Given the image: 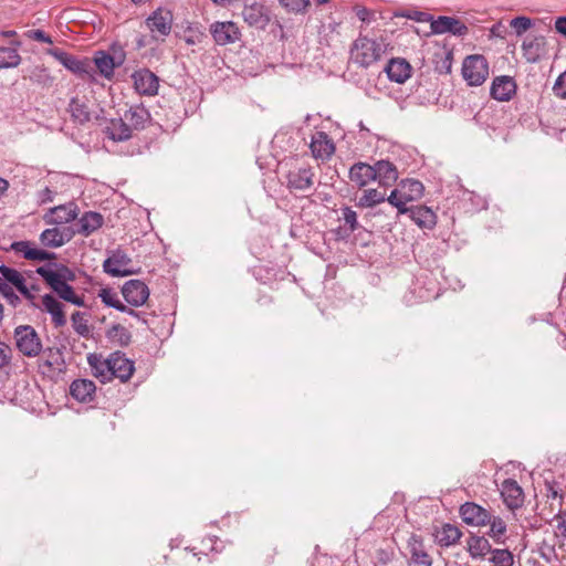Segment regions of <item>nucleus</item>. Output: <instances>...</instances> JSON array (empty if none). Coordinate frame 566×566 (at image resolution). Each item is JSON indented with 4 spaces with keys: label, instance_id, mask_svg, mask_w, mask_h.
I'll list each match as a JSON object with an SVG mask.
<instances>
[{
    "label": "nucleus",
    "instance_id": "nucleus-1",
    "mask_svg": "<svg viewBox=\"0 0 566 566\" xmlns=\"http://www.w3.org/2000/svg\"><path fill=\"white\" fill-rule=\"evenodd\" d=\"M388 46L389 43L382 36L369 38L359 33L350 44L349 59L355 65L368 69L382 59Z\"/></svg>",
    "mask_w": 566,
    "mask_h": 566
},
{
    "label": "nucleus",
    "instance_id": "nucleus-2",
    "mask_svg": "<svg viewBox=\"0 0 566 566\" xmlns=\"http://www.w3.org/2000/svg\"><path fill=\"white\" fill-rule=\"evenodd\" d=\"M36 272L43 277L48 285L57 294V296L71 304L76 306L84 305L83 296L77 295L74 289L69 284L73 281L75 275L66 266L59 269H51L48 266H41Z\"/></svg>",
    "mask_w": 566,
    "mask_h": 566
},
{
    "label": "nucleus",
    "instance_id": "nucleus-3",
    "mask_svg": "<svg viewBox=\"0 0 566 566\" xmlns=\"http://www.w3.org/2000/svg\"><path fill=\"white\" fill-rule=\"evenodd\" d=\"M424 187L421 181L417 179L401 180L397 188H395L387 197L388 203L397 208L399 214H406L409 211L407 205L422 198Z\"/></svg>",
    "mask_w": 566,
    "mask_h": 566
},
{
    "label": "nucleus",
    "instance_id": "nucleus-4",
    "mask_svg": "<svg viewBox=\"0 0 566 566\" xmlns=\"http://www.w3.org/2000/svg\"><path fill=\"white\" fill-rule=\"evenodd\" d=\"M462 76L470 86L482 85L489 76V63L483 55H469L462 63Z\"/></svg>",
    "mask_w": 566,
    "mask_h": 566
},
{
    "label": "nucleus",
    "instance_id": "nucleus-5",
    "mask_svg": "<svg viewBox=\"0 0 566 566\" xmlns=\"http://www.w3.org/2000/svg\"><path fill=\"white\" fill-rule=\"evenodd\" d=\"M15 346L27 357H35L42 352V343L36 331L30 325H20L14 329Z\"/></svg>",
    "mask_w": 566,
    "mask_h": 566
},
{
    "label": "nucleus",
    "instance_id": "nucleus-6",
    "mask_svg": "<svg viewBox=\"0 0 566 566\" xmlns=\"http://www.w3.org/2000/svg\"><path fill=\"white\" fill-rule=\"evenodd\" d=\"M46 53L59 61L70 72L83 78H93V69L88 59H78L60 49H49Z\"/></svg>",
    "mask_w": 566,
    "mask_h": 566
},
{
    "label": "nucleus",
    "instance_id": "nucleus-7",
    "mask_svg": "<svg viewBox=\"0 0 566 566\" xmlns=\"http://www.w3.org/2000/svg\"><path fill=\"white\" fill-rule=\"evenodd\" d=\"M242 18L248 25L264 30L271 21V11L263 2L245 0Z\"/></svg>",
    "mask_w": 566,
    "mask_h": 566
},
{
    "label": "nucleus",
    "instance_id": "nucleus-8",
    "mask_svg": "<svg viewBox=\"0 0 566 566\" xmlns=\"http://www.w3.org/2000/svg\"><path fill=\"white\" fill-rule=\"evenodd\" d=\"M39 370L42 375L53 378L65 370V360L61 349L48 347L42 352L39 360Z\"/></svg>",
    "mask_w": 566,
    "mask_h": 566
},
{
    "label": "nucleus",
    "instance_id": "nucleus-9",
    "mask_svg": "<svg viewBox=\"0 0 566 566\" xmlns=\"http://www.w3.org/2000/svg\"><path fill=\"white\" fill-rule=\"evenodd\" d=\"M146 25L155 40H164L171 31L172 14L159 8L146 19Z\"/></svg>",
    "mask_w": 566,
    "mask_h": 566
},
{
    "label": "nucleus",
    "instance_id": "nucleus-10",
    "mask_svg": "<svg viewBox=\"0 0 566 566\" xmlns=\"http://www.w3.org/2000/svg\"><path fill=\"white\" fill-rule=\"evenodd\" d=\"M132 266V259L120 249L112 252V254L104 261V271L114 277L128 276L134 273Z\"/></svg>",
    "mask_w": 566,
    "mask_h": 566
},
{
    "label": "nucleus",
    "instance_id": "nucleus-11",
    "mask_svg": "<svg viewBox=\"0 0 566 566\" xmlns=\"http://www.w3.org/2000/svg\"><path fill=\"white\" fill-rule=\"evenodd\" d=\"M134 88L140 95L154 96L158 93L159 78L148 69H140L132 74Z\"/></svg>",
    "mask_w": 566,
    "mask_h": 566
},
{
    "label": "nucleus",
    "instance_id": "nucleus-12",
    "mask_svg": "<svg viewBox=\"0 0 566 566\" xmlns=\"http://www.w3.org/2000/svg\"><path fill=\"white\" fill-rule=\"evenodd\" d=\"M122 294L129 305L138 307L147 302L149 289L140 280H129L123 285Z\"/></svg>",
    "mask_w": 566,
    "mask_h": 566
},
{
    "label": "nucleus",
    "instance_id": "nucleus-13",
    "mask_svg": "<svg viewBox=\"0 0 566 566\" xmlns=\"http://www.w3.org/2000/svg\"><path fill=\"white\" fill-rule=\"evenodd\" d=\"M210 32L212 34L213 40L219 45L234 43L241 36V32L238 25L232 21H217L210 25Z\"/></svg>",
    "mask_w": 566,
    "mask_h": 566
},
{
    "label": "nucleus",
    "instance_id": "nucleus-14",
    "mask_svg": "<svg viewBox=\"0 0 566 566\" xmlns=\"http://www.w3.org/2000/svg\"><path fill=\"white\" fill-rule=\"evenodd\" d=\"M490 512L481 505L467 502L460 506V516L462 521L471 526H484L490 522Z\"/></svg>",
    "mask_w": 566,
    "mask_h": 566
},
{
    "label": "nucleus",
    "instance_id": "nucleus-15",
    "mask_svg": "<svg viewBox=\"0 0 566 566\" xmlns=\"http://www.w3.org/2000/svg\"><path fill=\"white\" fill-rule=\"evenodd\" d=\"M516 82L512 76H496L491 85V96L499 102H509L516 93Z\"/></svg>",
    "mask_w": 566,
    "mask_h": 566
},
{
    "label": "nucleus",
    "instance_id": "nucleus-16",
    "mask_svg": "<svg viewBox=\"0 0 566 566\" xmlns=\"http://www.w3.org/2000/svg\"><path fill=\"white\" fill-rule=\"evenodd\" d=\"M310 148L316 159L327 160L335 153V145L325 132H316L312 135Z\"/></svg>",
    "mask_w": 566,
    "mask_h": 566
},
{
    "label": "nucleus",
    "instance_id": "nucleus-17",
    "mask_svg": "<svg viewBox=\"0 0 566 566\" xmlns=\"http://www.w3.org/2000/svg\"><path fill=\"white\" fill-rule=\"evenodd\" d=\"M431 32L433 34L452 33L454 35H463L468 32L467 25L459 19L441 15L431 20Z\"/></svg>",
    "mask_w": 566,
    "mask_h": 566
},
{
    "label": "nucleus",
    "instance_id": "nucleus-18",
    "mask_svg": "<svg viewBox=\"0 0 566 566\" xmlns=\"http://www.w3.org/2000/svg\"><path fill=\"white\" fill-rule=\"evenodd\" d=\"M287 188L292 191H306L312 188L314 171L311 167H301L291 170L287 176Z\"/></svg>",
    "mask_w": 566,
    "mask_h": 566
},
{
    "label": "nucleus",
    "instance_id": "nucleus-19",
    "mask_svg": "<svg viewBox=\"0 0 566 566\" xmlns=\"http://www.w3.org/2000/svg\"><path fill=\"white\" fill-rule=\"evenodd\" d=\"M385 72L391 82L403 84L412 74V66L402 57H392L385 66Z\"/></svg>",
    "mask_w": 566,
    "mask_h": 566
},
{
    "label": "nucleus",
    "instance_id": "nucleus-20",
    "mask_svg": "<svg viewBox=\"0 0 566 566\" xmlns=\"http://www.w3.org/2000/svg\"><path fill=\"white\" fill-rule=\"evenodd\" d=\"M500 491L503 502L510 510H515L523 505L524 492L515 480H504L501 484Z\"/></svg>",
    "mask_w": 566,
    "mask_h": 566
},
{
    "label": "nucleus",
    "instance_id": "nucleus-21",
    "mask_svg": "<svg viewBox=\"0 0 566 566\" xmlns=\"http://www.w3.org/2000/svg\"><path fill=\"white\" fill-rule=\"evenodd\" d=\"M521 49L525 60L530 63H535L545 54L546 40L543 35L526 36Z\"/></svg>",
    "mask_w": 566,
    "mask_h": 566
},
{
    "label": "nucleus",
    "instance_id": "nucleus-22",
    "mask_svg": "<svg viewBox=\"0 0 566 566\" xmlns=\"http://www.w3.org/2000/svg\"><path fill=\"white\" fill-rule=\"evenodd\" d=\"M111 369L113 378H118L120 381H127L135 370L134 361L128 359L120 352L111 354Z\"/></svg>",
    "mask_w": 566,
    "mask_h": 566
},
{
    "label": "nucleus",
    "instance_id": "nucleus-23",
    "mask_svg": "<svg viewBox=\"0 0 566 566\" xmlns=\"http://www.w3.org/2000/svg\"><path fill=\"white\" fill-rule=\"evenodd\" d=\"M124 117L133 132L145 129L151 120L149 111L142 104L130 106Z\"/></svg>",
    "mask_w": 566,
    "mask_h": 566
},
{
    "label": "nucleus",
    "instance_id": "nucleus-24",
    "mask_svg": "<svg viewBox=\"0 0 566 566\" xmlns=\"http://www.w3.org/2000/svg\"><path fill=\"white\" fill-rule=\"evenodd\" d=\"M104 133L113 142H125L133 137L134 132L123 116L109 119L105 125Z\"/></svg>",
    "mask_w": 566,
    "mask_h": 566
},
{
    "label": "nucleus",
    "instance_id": "nucleus-25",
    "mask_svg": "<svg viewBox=\"0 0 566 566\" xmlns=\"http://www.w3.org/2000/svg\"><path fill=\"white\" fill-rule=\"evenodd\" d=\"M408 547L410 552L409 566H432V558L419 536L412 535L409 538Z\"/></svg>",
    "mask_w": 566,
    "mask_h": 566
},
{
    "label": "nucleus",
    "instance_id": "nucleus-26",
    "mask_svg": "<svg viewBox=\"0 0 566 566\" xmlns=\"http://www.w3.org/2000/svg\"><path fill=\"white\" fill-rule=\"evenodd\" d=\"M375 180L380 186L389 187L392 186L398 179L397 167L389 160H378L374 165Z\"/></svg>",
    "mask_w": 566,
    "mask_h": 566
},
{
    "label": "nucleus",
    "instance_id": "nucleus-27",
    "mask_svg": "<svg viewBox=\"0 0 566 566\" xmlns=\"http://www.w3.org/2000/svg\"><path fill=\"white\" fill-rule=\"evenodd\" d=\"M87 361L92 369L93 376L98 378L102 382H106L113 379L111 369V355L107 358H103L102 355L90 354Z\"/></svg>",
    "mask_w": 566,
    "mask_h": 566
},
{
    "label": "nucleus",
    "instance_id": "nucleus-28",
    "mask_svg": "<svg viewBox=\"0 0 566 566\" xmlns=\"http://www.w3.org/2000/svg\"><path fill=\"white\" fill-rule=\"evenodd\" d=\"M41 308L51 315L52 323L55 327H62L66 324L62 304L51 294L42 296Z\"/></svg>",
    "mask_w": 566,
    "mask_h": 566
},
{
    "label": "nucleus",
    "instance_id": "nucleus-29",
    "mask_svg": "<svg viewBox=\"0 0 566 566\" xmlns=\"http://www.w3.org/2000/svg\"><path fill=\"white\" fill-rule=\"evenodd\" d=\"M374 166L366 163H356L349 169V179L357 187L363 188L375 180Z\"/></svg>",
    "mask_w": 566,
    "mask_h": 566
},
{
    "label": "nucleus",
    "instance_id": "nucleus-30",
    "mask_svg": "<svg viewBox=\"0 0 566 566\" xmlns=\"http://www.w3.org/2000/svg\"><path fill=\"white\" fill-rule=\"evenodd\" d=\"M96 391L95 384L90 379H76L70 386L71 396L80 402L93 400Z\"/></svg>",
    "mask_w": 566,
    "mask_h": 566
},
{
    "label": "nucleus",
    "instance_id": "nucleus-31",
    "mask_svg": "<svg viewBox=\"0 0 566 566\" xmlns=\"http://www.w3.org/2000/svg\"><path fill=\"white\" fill-rule=\"evenodd\" d=\"M104 222V218L101 213L94 211H87L77 221L76 232L81 235L88 237L96 230H98Z\"/></svg>",
    "mask_w": 566,
    "mask_h": 566
},
{
    "label": "nucleus",
    "instance_id": "nucleus-32",
    "mask_svg": "<svg viewBox=\"0 0 566 566\" xmlns=\"http://www.w3.org/2000/svg\"><path fill=\"white\" fill-rule=\"evenodd\" d=\"M412 221L422 229H432L437 224V214L426 206L409 208Z\"/></svg>",
    "mask_w": 566,
    "mask_h": 566
},
{
    "label": "nucleus",
    "instance_id": "nucleus-33",
    "mask_svg": "<svg viewBox=\"0 0 566 566\" xmlns=\"http://www.w3.org/2000/svg\"><path fill=\"white\" fill-rule=\"evenodd\" d=\"M467 549L472 559H484L492 553L490 542L483 536L472 535L467 541Z\"/></svg>",
    "mask_w": 566,
    "mask_h": 566
},
{
    "label": "nucleus",
    "instance_id": "nucleus-34",
    "mask_svg": "<svg viewBox=\"0 0 566 566\" xmlns=\"http://www.w3.org/2000/svg\"><path fill=\"white\" fill-rule=\"evenodd\" d=\"M98 297L108 307L115 308L122 313H126L135 317L138 316V313L135 310L126 306L119 301L117 293L111 287L102 289L98 292Z\"/></svg>",
    "mask_w": 566,
    "mask_h": 566
},
{
    "label": "nucleus",
    "instance_id": "nucleus-35",
    "mask_svg": "<svg viewBox=\"0 0 566 566\" xmlns=\"http://www.w3.org/2000/svg\"><path fill=\"white\" fill-rule=\"evenodd\" d=\"M78 208L74 202L57 206L51 209L52 222L63 224L74 221L77 218Z\"/></svg>",
    "mask_w": 566,
    "mask_h": 566
},
{
    "label": "nucleus",
    "instance_id": "nucleus-36",
    "mask_svg": "<svg viewBox=\"0 0 566 566\" xmlns=\"http://www.w3.org/2000/svg\"><path fill=\"white\" fill-rule=\"evenodd\" d=\"M94 64L105 78L111 80L114 76L116 64L111 54L98 51L94 56Z\"/></svg>",
    "mask_w": 566,
    "mask_h": 566
},
{
    "label": "nucleus",
    "instance_id": "nucleus-37",
    "mask_svg": "<svg viewBox=\"0 0 566 566\" xmlns=\"http://www.w3.org/2000/svg\"><path fill=\"white\" fill-rule=\"evenodd\" d=\"M41 243L49 248H59L70 240L60 229H45L40 235Z\"/></svg>",
    "mask_w": 566,
    "mask_h": 566
},
{
    "label": "nucleus",
    "instance_id": "nucleus-38",
    "mask_svg": "<svg viewBox=\"0 0 566 566\" xmlns=\"http://www.w3.org/2000/svg\"><path fill=\"white\" fill-rule=\"evenodd\" d=\"M490 530L488 535L497 544H503L506 533V523L500 516H493L490 514Z\"/></svg>",
    "mask_w": 566,
    "mask_h": 566
},
{
    "label": "nucleus",
    "instance_id": "nucleus-39",
    "mask_svg": "<svg viewBox=\"0 0 566 566\" xmlns=\"http://www.w3.org/2000/svg\"><path fill=\"white\" fill-rule=\"evenodd\" d=\"M71 323L74 332L84 338H88L92 334V328L88 325L87 314L84 312H74L71 316Z\"/></svg>",
    "mask_w": 566,
    "mask_h": 566
},
{
    "label": "nucleus",
    "instance_id": "nucleus-40",
    "mask_svg": "<svg viewBox=\"0 0 566 566\" xmlns=\"http://www.w3.org/2000/svg\"><path fill=\"white\" fill-rule=\"evenodd\" d=\"M21 63V56L17 49L0 46V69L15 67Z\"/></svg>",
    "mask_w": 566,
    "mask_h": 566
},
{
    "label": "nucleus",
    "instance_id": "nucleus-41",
    "mask_svg": "<svg viewBox=\"0 0 566 566\" xmlns=\"http://www.w3.org/2000/svg\"><path fill=\"white\" fill-rule=\"evenodd\" d=\"M385 200H387L385 192H380L377 189H367L359 197L357 205L361 208H373Z\"/></svg>",
    "mask_w": 566,
    "mask_h": 566
},
{
    "label": "nucleus",
    "instance_id": "nucleus-42",
    "mask_svg": "<svg viewBox=\"0 0 566 566\" xmlns=\"http://www.w3.org/2000/svg\"><path fill=\"white\" fill-rule=\"evenodd\" d=\"M461 537V532L458 527L446 524L438 534V542L441 546H451L455 544Z\"/></svg>",
    "mask_w": 566,
    "mask_h": 566
},
{
    "label": "nucleus",
    "instance_id": "nucleus-43",
    "mask_svg": "<svg viewBox=\"0 0 566 566\" xmlns=\"http://www.w3.org/2000/svg\"><path fill=\"white\" fill-rule=\"evenodd\" d=\"M69 112L74 120L78 123L88 122L91 118L87 106L82 103L77 97H73L69 104Z\"/></svg>",
    "mask_w": 566,
    "mask_h": 566
},
{
    "label": "nucleus",
    "instance_id": "nucleus-44",
    "mask_svg": "<svg viewBox=\"0 0 566 566\" xmlns=\"http://www.w3.org/2000/svg\"><path fill=\"white\" fill-rule=\"evenodd\" d=\"M0 273L7 283H11L19 292H24V277L15 269L0 265Z\"/></svg>",
    "mask_w": 566,
    "mask_h": 566
},
{
    "label": "nucleus",
    "instance_id": "nucleus-45",
    "mask_svg": "<svg viewBox=\"0 0 566 566\" xmlns=\"http://www.w3.org/2000/svg\"><path fill=\"white\" fill-rule=\"evenodd\" d=\"M490 562L492 566H513L514 557L509 549H493Z\"/></svg>",
    "mask_w": 566,
    "mask_h": 566
},
{
    "label": "nucleus",
    "instance_id": "nucleus-46",
    "mask_svg": "<svg viewBox=\"0 0 566 566\" xmlns=\"http://www.w3.org/2000/svg\"><path fill=\"white\" fill-rule=\"evenodd\" d=\"M31 82L40 84L42 86H50L53 82L52 76L48 70L43 66H35L29 74Z\"/></svg>",
    "mask_w": 566,
    "mask_h": 566
},
{
    "label": "nucleus",
    "instance_id": "nucleus-47",
    "mask_svg": "<svg viewBox=\"0 0 566 566\" xmlns=\"http://www.w3.org/2000/svg\"><path fill=\"white\" fill-rule=\"evenodd\" d=\"M279 3L291 13H304L308 6L310 0H279Z\"/></svg>",
    "mask_w": 566,
    "mask_h": 566
},
{
    "label": "nucleus",
    "instance_id": "nucleus-48",
    "mask_svg": "<svg viewBox=\"0 0 566 566\" xmlns=\"http://www.w3.org/2000/svg\"><path fill=\"white\" fill-rule=\"evenodd\" d=\"M510 25L514 29L516 35L521 36L533 27V21L528 17L520 15L512 19Z\"/></svg>",
    "mask_w": 566,
    "mask_h": 566
},
{
    "label": "nucleus",
    "instance_id": "nucleus-49",
    "mask_svg": "<svg viewBox=\"0 0 566 566\" xmlns=\"http://www.w3.org/2000/svg\"><path fill=\"white\" fill-rule=\"evenodd\" d=\"M396 17L407 18V19H410V20H413L417 22H430L431 23V20H432L431 14H429L427 12L418 11V10L402 11V12L396 13Z\"/></svg>",
    "mask_w": 566,
    "mask_h": 566
},
{
    "label": "nucleus",
    "instance_id": "nucleus-50",
    "mask_svg": "<svg viewBox=\"0 0 566 566\" xmlns=\"http://www.w3.org/2000/svg\"><path fill=\"white\" fill-rule=\"evenodd\" d=\"M354 12L356 13V17L366 24H369L374 21H376V12L363 7V6H355Z\"/></svg>",
    "mask_w": 566,
    "mask_h": 566
},
{
    "label": "nucleus",
    "instance_id": "nucleus-51",
    "mask_svg": "<svg viewBox=\"0 0 566 566\" xmlns=\"http://www.w3.org/2000/svg\"><path fill=\"white\" fill-rule=\"evenodd\" d=\"M0 293L10 302V304H12L13 306H15L20 298L19 296L14 293V291L12 290V287L0 276Z\"/></svg>",
    "mask_w": 566,
    "mask_h": 566
},
{
    "label": "nucleus",
    "instance_id": "nucleus-52",
    "mask_svg": "<svg viewBox=\"0 0 566 566\" xmlns=\"http://www.w3.org/2000/svg\"><path fill=\"white\" fill-rule=\"evenodd\" d=\"M51 256V253L35 248L34 245H32L30 250L25 251V259L31 261H46L50 260Z\"/></svg>",
    "mask_w": 566,
    "mask_h": 566
},
{
    "label": "nucleus",
    "instance_id": "nucleus-53",
    "mask_svg": "<svg viewBox=\"0 0 566 566\" xmlns=\"http://www.w3.org/2000/svg\"><path fill=\"white\" fill-rule=\"evenodd\" d=\"M343 219L352 232L357 229V214L352 208L346 207L343 209Z\"/></svg>",
    "mask_w": 566,
    "mask_h": 566
},
{
    "label": "nucleus",
    "instance_id": "nucleus-54",
    "mask_svg": "<svg viewBox=\"0 0 566 566\" xmlns=\"http://www.w3.org/2000/svg\"><path fill=\"white\" fill-rule=\"evenodd\" d=\"M553 92L556 96L566 98V71L563 72L555 81Z\"/></svg>",
    "mask_w": 566,
    "mask_h": 566
},
{
    "label": "nucleus",
    "instance_id": "nucleus-55",
    "mask_svg": "<svg viewBox=\"0 0 566 566\" xmlns=\"http://www.w3.org/2000/svg\"><path fill=\"white\" fill-rule=\"evenodd\" d=\"M27 36L29 39L38 41V42H43V43H49V44L53 43L51 36L48 35L44 31H42L40 29L28 31Z\"/></svg>",
    "mask_w": 566,
    "mask_h": 566
},
{
    "label": "nucleus",
    "instance_id": "nucleus-56",
    "mask_svg": "<svg viewBox=\"0 0 566 566\" xmlns=\"http://www.w3.org/2000/svg\"><path fill=\"white\" fill-rule=\"evenodd\" d=\"M11 360V348L4 344L0 343V368L7 366Z\"/></svg>",
    "mask_w": 566,
    "mask_h": 566
},
{
    "label": "nucleus",
    "instance_id": "nucleus-57",
    "mask_svg": "<svg viewBox=\"0 0 566 566\" xmlns=\"http://www.w3.org/2000/svg\"><path fill=\"white\" fill-rule=\"evenodd\" d=\"M54 196H55V192L53 190H51L49 187H45L44 189L40 190L36 195L38 201L41 205L53 201Z\"/></svg>",
    "mask_w": 566,
    "mask_h": 566
},
{
    "label": "nucleus",
    "instance_id": "nucleus-58",
    "mask_svg": "<svg viewBox=\"0 0 566 566\" xmlns=\"http://www.w3.org/2000/svg\"><path fill=\"white\" fill-rule=\"evenodd\" d=\"M554 521L556 522V528L560 535L566 538V512L558 513Z\"/></svg>",
    "mask_w": 566,
    "mask_h": 566
},
{
    "label": "nucleus",
    "instance_id": "nucleus-59",
    "mask_svg": "<svg viewBox=\"0 0 566 566\" xmlns=\"http://www.w3.org/2000/svg\"><path fill=\"white\" fill-rule=\"evenodd\" d=\"M32 245L33 244L30 243L29 241H18V242H13L11 248H12V250L22 254L25 258V251L30 250Z\"/></svg>",
    "mask_w": 566,
    "mask_h": 566
},
{
    "label": "nucleus",
    "instance_id": "nucleus-60",
    "mask_svg": "<svg viewBox=\"0 0 566 566\" xmlns=\"http://www.w3.org/2000/svg\"><path fill=\"white\" fill-rule=\"evenodd\" d=\"M555 29L558 33L566 36V17H558L556 19Z\"/></svg>",
    "mask_w": 566,
    "mask_h": 566
},
{
    "label": "nucleus",
    "instance_id": "nucleus-61",
    "mask_svg": "<svg viewBox=\"0 0 566 566\" xmlns=\"http://www.w3.org/2000/svg\"><path fill=\"white\" fill-rule=\"evenodd\" d=\"M219 542H220V541H219V538H218V537H216V536H210V537H207V538H205V539L202 541V545H203L205 547H206V546H207V547L209 546V549H210L211 552H213V551H216V552H217V551H218V548H217L214 545H216L217 543H219Z\"/></svg>",
    "mask_w": 566,
    "mask_h": 566
},
{
    "label": "nucleus",
    "instance_id": "nucleus-62",
    "mask_svg": "<svg viewBox=\"0 0 566 566\" xmlns=\"http://www.w3.org/2000/svg\"><path fill=\"white\" fill-rule=\"evenodd\" d=\"M339 27H340V23L339 22H331L328 23L326 27H324V29H327L331 33H336L338 34V30H339Z\"/></svg>",
    "mask_w": 566,
    "mask_h": 566
},
{
    "label": "nucleus",
    "instance_id": "nucleus-63",
    "mask_svg": "<svg viewBox=\"0 0 566 566\" xmlns=\"http://www.w3.org/2000/svg\"><path fill=\"white\" fill-rule=\"evenodd\" d=\"M32 290H35L34 285H32V289H29L27 284L24 283V292H20L25 298L33 300L34 294L32 293Z\"/></svg>",
    "mask_w": 566,
    "mask_h": 566
},
{
    "label": "nucleus",
    "instance_id": "nucleus-64",
    "mask_svg": "<svg viewBox=\"0 0 566 566\" xmlns=\"http://www.w3.org/2000/svg\"><path fill=\"white\" fill-rule=\"evenodd\" d=\"M8 188H9V182L4 178L0 177V198L4 195V192L8 190Z\"/></svg>",
    "mask_w": 566,
    "mask_h": 566
}]
</instances>
